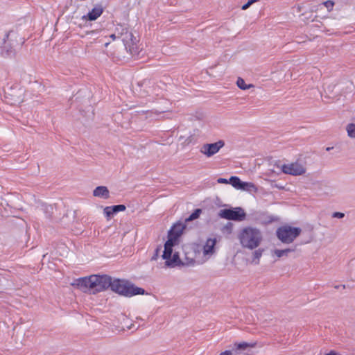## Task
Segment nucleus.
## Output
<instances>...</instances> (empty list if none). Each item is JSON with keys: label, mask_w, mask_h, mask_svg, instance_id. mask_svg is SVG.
<instances>
[{"label": "nucleus", "mask_w": 355, "mask_h": 355, "mask_svg": "<svg viewBox=\"0 0 355 355\" xmlns=\"http://www.w3.org/2000/svg\"><path fill=\"white\" fill-rule=\"evenodd\" d=\"M46 208H47V209H49H49H53L51 206H49V207H47Z\"/></svg>", "instance_id": "nucleus-32"}, {"label": "nucleus", "mask_w": 355, "mask_h": 355, "mask_svg": "<svg viewBox=\"0 0 355 355\" xmlns=\"http://www.w3.org/2000/svg\"><path fill=\"white\" fill-rule=\"evenodd\" d=\"M263 249L259 248L252 252V263L257 265L259 263V259L262 256Z\"/></svg>", "instance_id": "nucleus-15"}, {"label": "nucleus", "mask_w": 355, "mask_h": 355, "mask_svg": "<svg viewBox=\"0 0 355 355\" xmlns=\"http://www.w3.org/2000/svg\"><path fill=\"white\" fill-rule=\"evenodd\" d=\"M115 214V212H114L113 209H112V207L110 206V207H106L105 209H104V214L105 215L106 217L107 218H110L112 216H113L114 214Z\"/></svg>", "instance_id": "nucleus-23"}, {"label": "nucleus", "mask_w": 355, "mask_h": 355, "mask_svg": "<svg viewBox=\"0 0 355 355\" xmlns=\"http://www.w3.org/2000/svg\"><path fill=\"white\" fill-rule=\"evenodd\" d=\"M217 182L220 184H228L229 180L225 179V178H218Z\"/></svg>", "instance_id": "nucleus-28"}, {"label": "nucleus", "mask_w": 355, "mask_h": 355, "mask_svg": "<svg viewBox=\"0 0 355 355\" xmlns=\"http://www.w3.org/2000/svg\"><path fill=\"white\" fill-rule=\"evenodd\" d=\"M253 347L254 345L246 342L235 343L234 348L230 350H225L221 352L219 355H245L243 352Z\"/></svg>", "instance_id": "nucleus-10"}, {"label": "nucleus", "mask_w": 355, "mask_h": 355, "mask_svg": "<svg viewBox=\"0 0 355 355\" xmlns=\"http://www.w3.org/2000/svg\"><path fill=\"white\" fill-rule=\"evenodd\" d=\"M240 190L245 191L248 192H257V187L252 182H243L241 188Z\"/></svg>", "instance_id": "nucleus-14"}, {"label": "nucleus", "mask_w": 355, "mask_h": 355, "mask_svg": "<svg viewBox=\"0 0 355 355\" xmlns=\"http://www.w3.org/2000/svg\"><path fill=\"white\" fill-rule=\"evenodd\" d=\"M186 228V224L178 222L173 225L168 232V240L164 244L162 258L165 260L166 266L174 267L180 265H189L193 263V258L184 253L181 255L179 245V237Z\"/></svg>", "instance_id": "nucleus-1"}, {"label": "nucleus", "mask_w": 355, "mask_h": 355, "mask_svg": "<svg viewBox=\"0 0 355 355\" xmlns=\"http://www.w3.org/2000/svg\"><path fill=\"white\" fill-rule=\"evenodd\" d=\"M293 249L287 248L284 250H275L273 253L278 257L280 258L284 256H287L288 254L291 252H293Z\"/></svg>", "instance_id": "nucleus-19"}, {"label": "nucleus", "mask_w": 355, "mask_h": 355, "mask_svg": "<svg viewBox=\"0 0 355 355\" xmlns=\"http://www.w3.org/2000/svg\"><path fill=\"white\" fill-rule=\"evenodd\" d=\"M110 37L112 40H115L117 37H120V34L118 33V35H116V33H113V34L110 35Z\"/></svg>", "instance_id": "nucleus-29"}, {"label": "nucleus", "mask_w": 355, "mask_h": 355, "mask_svg": "<svg viewBox=\"0 0 355 355\" xmlns=\"http://www.w3.org/2000/svg\"><path fill=\"white\" fill-rule=\"evenodd\" d=\"M348 136L351 138H355V124H349L347 127Z\"/></svg>", "instance_id": "nucleus-21"}, {"label": "nucleus", "mask_w": 355, "mask_h": 355, "mask_svg": "<svg viewBox=\"0 0 355 355\" xmlns=\"http://www.w3.org/2000/svg\"><path fill=\"white\" fill-rule=\"evenodd\" d=\"M236 85L242 90H246L254 87L252 84H246L245 80L241 78H238Z\"/></svg>", "instance_id": "nucleus-17"}, {"label": "nucleus", "mask_w": 355, "mask_h": 355, "mask_svg": "<svg viewBox=\"0 0 355 355\" xmlns=\"http://www.w3.org/2000/svg\"><path fill=\"white\" fill-rule=\"evenodd\" d=\"M219 216L228 220L241 221L245 219V213L241 207L225 209L220 211Z\"/></svg>", "instance_id": "nucleus-7"}, {"label": "nucleus", "mask_w": 355, "mask_h": 355, "mask_svg": "<svg viewBox=\"0 0 355 355\" xmlns=\"http://www.w3.org/2000/svg\"><path fill=\"white\" fill-rule=\"evenodd\" d=\"M110 288L112 291L125 297H132L137 295H143L144 289L137 287L130 282L119 279H112Z\"/></svg>", "instance_id": "nucleus-4"}, {"label": "nucleus", "mask_w": 355, "mask_h": 355, "mask_svg": "<svg viewBox=\"0 0 355 355\" xmlns=\"http://www.w3.org/2000/svg\"><path fill=\"white\" fill-rule=\"evenodd\" d=\"M96 33V31H91V32L88 33L87 34H94V33Z\"/></svg>", "instance_id": "nucleus-30"}, {"label": "nucleus", "mask_w": 355, "mask_h": 355, "mask_svg": "<svg viewBox=\"0 0 355 355\" xmlns=\"http://www.w3.org/2000/svg\"><path fill=\"white\" fill-rule=\"evenodd\" d=\"M300 227L288 225L280 227L277 230L278 239L285 243H292L301 233Z\"/></svg>", "instance_id": "nucleus-6"}, {"label": "nucleus", "mask_w": 355, "mask_h": 355, "mask_svg": "<svg viewBox=\"0 0 355 355\" xmlns=\"http://www.w3.org/2000/svg\"><path fill=\"white\" fill-rule=\"evenodd\" d=\"M103 8L101 6L94 7L87 15L83 16V19L94 21L98 18L103 13Z\"/></svg>", "instance_id": "nucleus-12"}, {"label": "nucleus", "mask_w": 355, "mask_h": 355, "mask_svg": "<svg viewBox=\"0 0 355 355\" xmlns=\"http://www.w3.org/2000/svg\"><path fill=\"white\" fill-rule=\"evenodd\" d=\"M238 239L243 248L254 250L258 248L261 243L263 241V234L258 228L246 227L239 232Z\"/></svg>", "instance_id": "nucleus-3"}, {"label": "nucleus", "mask_w": 355, "mask_h": 355, "mask_svg": "<svg viewBox=\"0 0 355 355\" xmlns=\"http://www.w3.org/2000/svg\"><path fill=\"white\" fill-rule=\"evenodd\" d=\"M201 213L202 210L200 209H196L188 218H185L184 222L187 223L198 218Z\"/></svg>", "instance_id": "nucleus-20"}, {"label": "nucleus", "mask_w": 355, "mask_h": 355, "mask_svg": "<svg viewBox=\"0 0 355 355\" xmlns=\"http://www.w3.org/2000/svg\"><path fill=\"white\" fill-rule=\"evenodd\" d=\"M349 275L353 280H355V260H352L349 263Z\"/></svg>", "instance_id": "nucleus-22"}, {"label": "nucleus", "mask_w": 355, "mask_h": 355, "mask_svg": "<svg viewBox=\"0 0 355 355\" xmlns=\"http://www.w3.org/2000/svg\"><path fill=\"white\" fill-rule=\"evenodd\" d=\"M110 44L109 42H106V43L105 44V46L107 47V46H108V44Z\"/></svg>", "instance_id": "nucleus-31"}, {"label": "nucleus", "mask_w": 355, "mask_h": 355, "mask_svg": "<svg viewBox=\"0 0 355 355\" xmlns=\"http://www.w3.org/2000/svg\"><path fill=\"white\" fill-rule=\"evenodd\" d=\"M111 277L107 275H92L75 279L71 286L83 293L95 295L110 288Z\"/></svg>", "instance_id": "nucleus-2"}, {"label": "nucleus", "mask_w": 355, "mask_h": 355, "mask_svg": "<svg viewBox=\"0 0 355 355\" xmlns=\"http://www.w3.org/2000/svg\"><path fill=\"white\" fill-rule=\"evenodd\" d=\"M281 170L285 174L295 176L303 175L306 172L304 166L298 162L282 164Z\"/></svg>", "instance_id": "nucleus-8"}, {"label": "nucleus", "mask_w": 355, "mask_h": 355, "mask_svg": "<svg viewBox=\"0 0 355 355\" xmlns=\"http://www.w3.org/2000/svg\"><path fill=\"white\" fill-rule=\"evenodd\" d=\"M112 209H113L114 212H115V214L119 211H124L125 209V206L123 205H114V206H112Z\"/></svg>", "instance_id": "nucleus-24"}, {"label": "nucleus", "mask_w": 355, "mask_h": 355, "mask_svg": "<svg viewBox=\"0 0 355 355\" xmlns=\"http://www.w3.org/2000/svg\"><path fill=\"white\" fill-rule=\"evenodd\" d=\"M12 47L8 48V42L6 41H4L3 45L1 47V54L3 56H10L12 55Z\"/></svg>", "instance_id": "nucleus-18"}, {"label": "nucleus", "mask_w": 355, "mask_h": 355, "mask_svg": "<svg viewBox=\"0 0 355 355\" xmlns=\"http://www.w3.org/2000/svg\"><path fill=\"white\" fill-rule=\"evenodd\" d=\"M216 239H208L203 245L202 254L205 260L209 259L215 252Z\"/></svg>", "instance_id": "nucleus-11"}, {"label": "nucleus", "mask_w": 355, "mask_h": 355, "mask_svg": "<svg viewBox=\"0 0 355 355\" xmlns=\"http://www.w3.org/2000/svg\"><path fill=\"white\" fill-rule=\"evenodd\" d=\"M116 31L120 34V37L126 50L131 54L136 53L137 40V37L133 35L132 33L129 31L127 28H124L121 26L119 28L117 27Z\"/></svg>", "instance_id": "nucleus-5"}, {"label": "nucleus", "mask_w": 355, "mask_h": 355, "mask_svg": "<svg viewBox=\"0 0 355 355\" xmlns=\"http://www.w3.org/2000/svg\"><path fill=\"white\" fill-rule=\"evenodd\" d=\"M324 5L328 10H331L334 5V3L331 1H327L324 3Z\"/></svg>", "instance_id": "nucleus-27"}, {"label": "nucleus", "mask_w": 355, "mask_h": 355, "mask_svg": "<svg viewBox=\"0 0 355 355\" xmlns=\"http://www.w3.org/2000/svg\"><path fill=\"white\" fill-rule=\"evenodd\" d=\"M243 182L236 176H232L229 179V184L236 189H241Z\"/></svg>", "instance_id": "nucleus-16"}, {"label": "nucleus", "mask_w": 355, "mask_h": 355, "mask_svg": "<svg viewBox=\"0 0 355 355\" xmlns=\"http://www.w3.org/2000/svg\"><path fill=\"white\" fill-rule=\"evenodd\" d=\"M93 195L96 197L107 199L109 198V190L105 186H99L94 190Z\"/></svg>", "instance_id": "nucleus-13"}, {"label": "nucleus", "mask_w": 355, "mask_h": 355, "mask_svg": "<svg viewBox=\"0 0 355 355\" xmlns=\"http://www.w3.org/2000/svg\"><path fill=\"white\" fill-rule=\"evenodd\" d=\"M331 216H332V218H334L341 219L345 217V214L343 212L336 211L332 214Z\"/></svg>", "instance_id": "nucleus-25"}, {"label": "nucleus", "mask_w": 355, "mask_h": 355, "mask_svg": "<svg viewBox=\"0 0 355 355\" xmlns=\"http://www.w3.org/2000/svg\"><path fill=\"white\" fill-rule=\"evenodd\" d=\"M256 1L257 0H249L246 3L242 6L241 9L243 10H247L253 3Z\"/></svg>", "instance_id": "nucleus-26"}, {"label": "nucleus", "mask_w": 355, "mask_h": 355, "mask_svg": "<svg viewBox=\"0 0 355 355\" xmlns=\"http://www.w3.org/2000/svg\"><path fill=\"white\" fill-rule=\"evenodd\" d=\"M224 145L225 143L222 140L212 144H206L201 147L200 152L207 157H210L216 154Z\"/></svg>", "instance_id": "nucleus-9"}]
</instances>
